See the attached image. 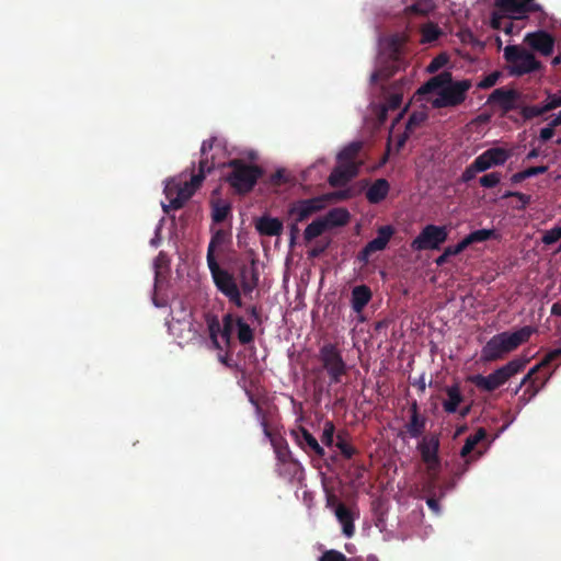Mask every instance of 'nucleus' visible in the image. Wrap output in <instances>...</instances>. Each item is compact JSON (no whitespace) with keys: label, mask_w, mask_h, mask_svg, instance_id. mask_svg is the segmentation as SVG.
I'll use <instances>...</instances> for the list:
<instances>
[{"label":"nucleus","mask_w":561,"mask_h":561,"mask_svg":"<svg viewBox=\"0 0 561 561\" xmlns=\"http://www.w3.org/2000/svg\"><path fill=\"white\" fill-rule=\"evenodd\" d=\"M472 82L469 79L454 81L450 71H442L440 73L430 78L420 89V94L436 92L437 98L433 100L434 108L457 107L461 105L466 99L468 91L471 89Z\"/></svg>","instance_id":"f257e3e1"},{"label":"nucleus","mask_w":561,"mask_h":561,"mask_svg":"<svg viewBox=\"0 0 561 561\" xmlns=\"http://www.w3.org/2000/svg\"><path fill=\"white\" fill-rule=\"evenodd\" d=\"M494 4L491 26L507 35L514 34V20H524L529 13L542 11V7L535 0H494Z\"/></svg>","instance_id":"f03ea898"},{"label":"nucleus","mask_w":561,"mask_h":561,"mask_svg":"<svg viewBox=\"0 0 561 561\" xmlns=\"http://www.w3.org/2000/svg\"><path fill=\"white\" fill-rule=\"evenodd\" d=\"M536 329L525 325L514 332H502L492 336L481 350V359L484 363H491L504 358V356L515 351L519 345L528 342Z\"/></svg>","instance_id":"7ed1b4c3"},{"label":"nucleus","mask_w":561,"mask_h":561,"mask_svg":"<svg viewBox=\"0 0 561 561\" xmlns=\"http://www.w3.org/2000/svg\"><path fill=\"white\" fill-rule=\"evenodd\" d=\"M225 165L230 169L225 178L226 182L241 195L250 193L263 175L261 167L241 159H231Z\"/></svg>","instance_id":"20e7f679"},{"label":"nucleus","mask_w":561,"mask_h":561,"mask_svg":"<svg viewBox=\"0 0 561 561\" xmlns=\"http://www.w3.org/2000/svg\"><path fill=\"white\" fill-rule=\"evenodd\" d=\"M528 363L529 359L526 357H516L488 376H474L472 381L479 389L492 392L523 371Z\"/></svg>","instance_id":"39448f33"},{"label":"nucleus","mask_w":561,"mask_h":561,"mask_svg":"<svg viewBox=\"0 0 561 561\" xmlns=\"http://www.w3.org/2000/svg\"><path fill=\"white\" fill-rule=\"evenodd\" d=\"M504 58L508 64L507 69L511 76L522 77L543 68L533 53L518 45L506 46Z\"/></svg>","instance_id":"423d86ee"},{"label":"nucleus","mask_w":561,"mask_h":561,"mask_svg":"<svg viewBox=\"0 0 561 561\" xmlns=\"http://www.w3.org/2000/svg\"><path fill=\"white\" fill-rule=\"evenodd\" d=\"M554 360H561V348L550 351L540 360V363L530 368L529 371L522 379L515 393H517L523 386L528 385L524 391L523 397L528 396V400L533 399L546 386V383L551 377V374L540 376L539 371L542 368L549 366Z\"/></svg>","instance_id":"0eeeda50"},{"label":"nucleus","mask_w":561,"mask_h":561,"mask_svg":"<svg viewBox=\"0 0 561 561\" xmlns=\"http://www.w3.org/2000/svg\"><path fill=\"white\" fill-rule=\"evenodd\" d=\"M208 268L210 271L216 288L228 298V300L238 308L243 307L241 290L236 277L227 270L221 268L217 261L209 260Z\"/></svg>","instance_id":"6e6552de"},{"label":"nucleus","mask_w":561,"mask_h":561,"mask_svg":"<svg viewBox=\"0 0 561 561\" xmlns=\"http://www.w3.org/2000/svg\"><path fill=\"white\" fill-rule=\"evenodd\" d=\"M318 357L330 378V383L342 382V377L346 374L347 366L337 345L333 343L323 344L319 350Z\"/></svg>","instance_id":"1a4fd4ad"},{"label":"nucleus","mask_w":561,"mask_h":561,"mask_svg":"<svg viewBox=\"0 0 561 561\" xmlns=\"http://www.w3.org/2000/svg\"><path fill=\"white\" fill-rule=\"evenodd\" d=\"M439 437L436 434H428L422 437L417 444V450L422 461L426 465L427 472L432 476L433 482L440 468Z\"/></svg>","instance_id":"9d476101"},{"label":"nucleus","mask_w":561,"mask_h":561,"mask_svg":"<svg viewBox=\"0 0 561 561\" xmlns=\"http://www.w3.org/2000/svg\"><path fill=\"white\" fill-rule=\"evenodd\" d=\"M448 238L445 226L426 225L411 242L413 251L438 250Z\"/></svg>","instance_id":"9b49d317"},{"label":"nucleus","mask_w":561,"mask_h":561,"mask_svg":"<svg viewBox=\"0 0 561 561\" xmlns=\"http://www.w3.org/2000/svg\"><path fill=\"white\" fill-rule=\"evenodd\" d=\"M333 194H324L317 197L300 199L293 203L288 209V215L296 222L308 219L313 214L324 209Z\"/></svg>","instance_id":"f8f14e48"},{"label":"nucleus","mask_w":561,"mask_h":561,"mask_svg":"<svg viewBox=\"0 0 561 561\" xmlns=\"http://www.w3.org/2000/svg\"><path fill=\"white\" fill-rule=\"evenodd\" d=\"M199 186L201 185H194L193 180L185 182L182 186L179 187L167 186L165 195L169 199V205H164L163 210L169 213L171 209H181Z\"/></svg>","instance_id":"ddd939ff"},{"label":"nucleus","mask_w":561,"mask_h":561,"mask_svg":"<svg viewBox=\"0 0 561 561\" xmlns=\"http://www.w3.org/2000/svg\"><path fill=\"white\" fill-rule=\"evenodd\" d=\"M522 93L515 89L499 88L492 91L488 103L497 104L504 114L520 107Z\"/></svg>","instance_id":"4468645a"},{"label":"nucleus","mask_w":561,"mask_h":561,"mask_svg":"<svg viewBox=\"0 0 561 561\" xmlns=\"http://www.w3.org/2000/svg\"><path fill=\"white\" fill-rule=\"evenodd\" d=\"M510 157V150L501 147H492L474 159V168L484 172L492 167L503 165Z\"/></svg>","instance_id":"2eb2a0df"},{"label":"nucleus","mask_w":561,"mask_h":561,"mask_svg":"<svg viewBox=\"0 0 561 561\" xmlns=\"http://www.w3.org/2000/svg\"><path fill=\"white\" fill-rule=\"evenodd\" d=\"M256 413L261 416V426L263 428L264 435L271 439L272 446L274 448L277 462L283 463L286 461L294 460L288 444L284 438H274L272 437V433L268 428V423L266 417L262 414V409L256 404Z\"/></svg>","instance_id":"dca6fc26"},{"label":"nucleus","mask_w":561,"mask_h":561,"mask_svg":"<svg viewBox=\"0 0 561 561\" xmlns=\"http://www.w3.org/2000/svg\"><path fill=\"white\" fill-rule=\"evenodd\" d=\"M525 43L542 56H550L554 49V37L546 31L528 33Z\"/></svg>","instance_id":"f3484780"},{"label":"nucleus","mask_w":561,"mask_h":561,"mask_svg":"<svg viewBox=\"0 0 561 561\" xmlns=\"http://www.w3.org/2000/svg\"><path fill=\"white\" fill-rule=\"evenodd\" d=\"M360 163H340L329 175V184L333 187L344 186L357 176Z\"/></svg>","instance_id":"a211bd4d"},{"label":"nucleus","mask_w":561,"mask_h":561,"mask_svg":"<svg viewBox=\"0 0 561 561\" xmlns=\"http://www.w3.org/2000/svg\"><path fill=\"white\" fill-rule=\"evenodd\" d=\"M410 420L404 425L407 433L411 438H419L423 435L426 426V417L420 414L416 400L410 403Z\"/></svg>","instance_id":"6ab92c4d"},{"label":"nucleus","mask_w":561,"mask_h":561,"mask_svg":"<svg viewBox=\"0 0 561 561\" xmlns=\"http://www.w3.org/2000/svg\"><path fill=\"white\" fill-rule=\"evenodd\" d=\"M296 443L307 454H313L320 458L325 455L323 447L318 443L317 438L305 427H299L298 431L294 432Z\"/></svg>","instance_id":"aec40b11"},{"label":"nucleus","mask_w":561,"mask_h":561,"mask_svg":"<svg viewBox=\"0 0 561 561\" xmlns=\"http://www.w3.org/2000/svg\"><path fill=\"white\" fill-rule=\"evenodd\" d=\"M373 298V291L367 285H357L352 288L351 307L353 311L360 314Z\"/></svg>","instance_id":"412c9836"},{"label":"nucleus","mask_w":561,"mask_h":561,"mask_svg":"<svg viewBox=\"0 0 561 561\" xmlns=\"http://www.w3.org/2000/svg\"><path fill=\"white\" fill-rule=\"evenodd\" d=\"M240 290L244 296H249L257 286L259 273L252 264L251 266L242 265L239 272Z\"/></svg>","instance_id":"4be33fe9"},{"label":"nucleus","mask_w":561,"mask_h":561,"mask_svg":"<svg viewBox=\"0 0 561 561\" xmlns=\"http://www.w3.org/2000/svg\"><path fill=\"white\" fill-rule=\"evenodd\" d=\"M390 191V184L386 179H377L366 191V198L369 204H380L386 199Z\"/></svg>","instance_id":"5701e85b"},{"label":"nucleus","mask_w":561,"mask_h":561,"mask_svg":"<svg viewBox=\"0 0 561 561\" xmlns=\"http://www.w3.org/2000/svg\"><path fill=\"white\" fill-rule=\"evenodd\" d=\"M447 398L443 401V409L446 413L451 414L458 411L459 405L463 402L459 385L455 383L445 388Z\"/></svg>","instance_id":"b1692460"},{"label":"nucleus","mask_w":561,"mask_h":561,"mask_svg":"<svg viewBox=\"0 0 561 561\" xmlns=\"http://www.w3.org/2000/svg\"><path fill=\"white\" fill-rule=\"evenodd\" d=\"M394 234V228L390 225L381 226L377 230V237L366 243L368 250L373 253L382 251L387 248L390 239Z\"/></svg>","instance_id":"393cba45"},{"label":"nucleus","mask_w":561,"mask_h":561,"mask_svg":"<svg viewBox=\"0 0 561 561\" xmlns=\"http://www.w3.org/2000/svg\"><path fill=\"white\" fill-rule=\"evenodd\" d=\"M255 228L262 236L274 237L283 232V222L278 218L263 216L256 221Z\"/></svg>","instance_id":"a878e982"},{"label":"nucleus","mask_w":561,"mask_h":561,"mask_svg":"<svg viewBox=\"0 0 561 561\" xmlns=\"http://www.w3.org/2000/svg\"><path fill=\"white\" fill-rule=\"evenodd\" d=\"M335 516L339 523L342 525L343 534L347 538H351L355 533L354 516L351 510L347 508L344 504H337L335 508Z\"/></svg>","instance_id":"bb28decb"},{"label":"nucleus","mask_w":561,"mask_h":561,"mask_svg":"<svg viewBox=\"0 0 561 561\" xmlns=\"http://www.w3.org/2000/svg\"><path fill=\"white\" fill-rule=\"evenodd\" d=\"M329 228L341 227L348 222L350 213L344 208H333L323 218Z\"/></svg>","instance_id":"cd10ccee"},{"label":"nucleus","mask_w":561,"mask_h":561,"mask_svg":"<svg viewBox=\"0 0 561 561\" xmlns=\"http://www.w3.org/2000/svg\"><path fill=\"white\" fill-rule=\"evenodd\" d=\"M236 327L240 344L247 345L254 341V331L242 317H236Z\"/></svg>","instance_id":"c85d7f7f"},{"label":"nucleus","mask_w":561,"mask_h":561,"mask_svg":"<svg viewBox=\"0 0 561 561\" xmlns=\"http://www.w3.org/2000/svg\"><path fill=\"white\" fill-rule=\"evenodd\" d=\"M485 437H486L485 428L479 427L474 434L469 435L466 438L465 444H463V446L461 447V450H460V456L462 458L468 457L471 454V451L474 449V447L481 440H483Z\"/></svg>","instance_id":"c756f323"},{"label":"nucleus","mask_w":561,"mask_h":561,"mask_svg":"<svg viewBox=\"0 0 561 561\" xmlns=\"http://www.w3.org/2000/svg\"><path fill=\"white\" fill-rule=\"evenodd\" d=\"M362 149L360 141H354L344 147L337 154L339 163H357L355 159L357 158L359 151Z\"/></svg>","instance_id":"7c9ffc66"},{"label":"nucleus","mask_w":561,"mask_h":561,"mask_svg":"<svg viewBox=\"0 0 561 561\" xmlns=\"http://www.w3.org/2000/svg\"><path fill=\"white\" fill-rule=\"evenodd\" d=\"M215 168V163L213 159H209L208 156H202L198 162V172L193 174L191 180H193L194 185H202L203 181L206 178L207 173H210Z\"/></svg>","instance_id":"2f4dec72"},{"label":"nucleus","mask_w":561,"mask_h":561,"mask_svg":"<svg viewBox=\"0 0 561 561\" xmlns=\"http://www.w3.org/2000/svg\"><path fill=\"white\" fill-rule=\"evenodd\" d=\"M276 471L279 477L291 480L301 471V466L296 459L283 463L277 462Z\"/></svg>","instance_id":"473e14b6"},{"label":"nucleus","mask_w":561,"mask_h":561,"mask_svg":"<svg viewBox=\"0 0 561 561\" xmlns=\"http://www.w3.org/2000/svg\"><path fill=\"white\" fill-rule=\"evenodd\" d=\"M211 208V218L216 224L225 221L231 211L230 204L220 199L213 202Z\"/></svg>","instance_id":"72a5a7b5"},{"label":"nucleus","mask_w":561,"mask_h":561,"mask_svg":"<svg viewBox=\"0 0 561 561\" xmlns=\"http://www.w3.org/2000/svg\"><path fill=\"white\" fill-rule=\"evenodd\" d=\"M548 169V165L529 167L523 171L514 173L511 178V182L513 184L520 183L528 178L546 173Z\"/></svg>","instance_id":"f704fd0d"},{"label":"nucleus","mask_w":561,"mask_h":561,"mask_svg":"<svg viewBox=\"0 0 561 561\" xmlns=\"http://www.w3.org/2000/svg\"><path fill=\"white\" fill-rule=\"evenodd\" d=\"M328 229L325 221L322 218L313 220L307 226L304 232V238L307 242L321 236Z\"/></svg>","instance_id":"c9c22d12"},{"label":"nucleus","mask_w":561,"mask_h":561,"mask_svg":"<svg viewBox=\"0 0 561 561\" xmlns=\"http://www.w3.org/2000/svg\"><path fill=\"white\" fill-rule=\"evenodd\" d=\"M227 239H228V233L222 229L217 230L213 234L210 242L208 244V249H207V264H209L210 259H211V261H217L215 257V250L218 245L224 244L227 241Z\"/></svg>","instance_id":"e433bc0d"},{"label":"nucleus","mask_w":561,"mask_h":561,"mask_svg":"<svg viewBox=\"0 0 561 561\" xmlns=\"http://www.w3.org/2000/svg\"><path fill=\"white\" fill-rule=\"evenodd\" d=\"M335 446L345 459H352L357 454V449L345 440L342 433L337 434Z\"/></svg>","instance_id":"4c0bfd02"},{"label":"nucleus","mask_w":561,"mask_h":561,"mask_svg":"<svg viewBox=\"0 0 561 561\" xmlns=\"http://www.w3.org/2000/svg\"><path fill=\"white\" fill-rule=\"evenodd\" d=\"M405 38L402 35H393L389 41V48L393 61H398L404 46Z\"/></svg>","instance_id":"58836bf2"},{"label":"nucleus","mask_w":561,"mask_h":561,"mask_svg":"<svg viewBox=\"0 0 561 561\" xmlns=\"http://www.w3.org/2000/svg\"><path fill=\"white\" fill-rule=\"evenodd\" d=\"M520 114L525 121H530L537 116H540L545 113H547V110H543L542 105H523L520 103Z\"/></svg>","instance_id":"ea45409f"},{"label":"nucleus","mask_w":561,"mask_h":561,"mask_svg":"<svg viewBox=\"0 0 561 561\" xmlns=\"http://www.w3.org/2000/svg\"><path fill=\"white\" fill-rule=\"evenodd\" d=\"M442 31L434 23H427L422 28V42L423 43H432L440 36Z\"/></svg>","instance_id":"a19ab883"},{"label":"nucleus","mask_w":561,"mask_h":561,"mask_svg":"<svg viewBox=\"0 0 561 561\" xmlns=\"http://www.w3.org/2000/svg\"><path fill=\"white\" fill-rule=\"evenodd\" d=\"M236 325V317L231 313H226L222 317L221 337L229 343L232 330Z\"/></svg>","instance_id":"79ce46f5"},{"label":"nucleus","mask_w":561,"mask_h":561,"mask_svg":"<svg viewBox=\"0 0 561 561\" xmlns=\"http://www.w3.org/2000/svg\"><path fill=\"white\" fill-rule=\"evenodd\" d=\"M470 240L473 243L484 242L490 239L496 238V231L494 229H479L469 233Z\"/></svg>","instance_id":"37998d69"},{"label":"nucleus","mask_w":561,"mask_h":561,"mask_svg":"<svg viewBox=\"0 0 561 561\" xmlns=\"http://www.w3.org/2000/svg\"><path fill=\"white\" fill-rule=\"evenodd\" d=\"M427 118V115L426 113L422 112V111H416V112H413L407 123H405V129L408 131H414L417 127H420Z\"/></svg>","instance_id":"c03bdc74"},{"label":"nucleus","mask_w":561,"mask_h":561,"mask_svg":"<svg viewBox=\"0 0 561 561\" xmlns=\"http://www.w3.org/2000/svg\"><path fill=\"white\" fill-rule=\"evenodd\" d=\"M209 336L216 348H220L218 334L221 335V325L216 317L208 320Z\"/></svg>","instance_id":"a18cd8bd"},{"label":"nucleus","mask_w":561,"mask_h":561,"mask_svg":"<svg viewBox=\"0 0 561 561\" xmlns=\"http://www.w3.org/2000/svg\"><path fill=\"white\" fill-rule=\"evenodd\" d=\"M334 432H335V426H334L333 422L327 421L324 423L323 432H322V435H321V442L325 446L331 447L333 445V443H334Z\"/></svg>","instance_id":"49530a36"},{"label":"nucleus","mask_w":561,"mask_h":561,"mask_svg":"<svg viewBox=\"0 0 561 561\" xmlns=\"http://www.w3.org/2000/svg\"><path fill=\"white\" fill-rule=\"evenodd\" d=\"M431 10H432V5L427 1H417L407 8V11L409 13H412L415 15H427Z\"/></svg>","instance_id":"de8ad7c7"},{"label":"nucleus","mask_w":561,"mask_h":561,"mask_svg":"<svg viewBox=\"0 0 561 561\" xmlns=\"http://www.w3.org/2000/svg\"><path fill=\"white\" fill-rule=\"evenodd\" d=\"M560 239H561V228H560V226H556V227L547 230L543 233V236L541 238V242L546 245H550V244L558 242Z\"/></svg>","instance_id":"09e8293b"},{"label":"nucleus","mask_w":561,"mask_h":561,"mask_svg":"<svg viewBox=\"0 0 561 561\" xmlns=\"http://www.w3.org/2000/svg\"><path fill=\"white\" fill-rule=\"evenodd\" d=\"M501 182V174L499 172L488 173L480 178L479 183L485 188L495 187Z\"/></svg>","instance_id":"8fccbe9b"},{"label":"nucleus","mask_w":561,"mask_h":561,"mask_svg":"<svg viewBox=\"0 0 561 561\" xmlns=\"http://www.w3.org/2000/svg\"><path fill=\"white\" fill-rule=\"evenodd\" d=\"M448 62V57L445 54H440L434 57L428 64L426 70L430 73H434L443 68Z\"/></svg>","instance_id":"3c124183"},{"label":"nucleus","mask_w":561,"mask_h":561,"mask_svg":"<svg viewBox=\"0 0 561 561\" xmlns=\"http://www.w3.org/2000/svg\"><path fill=\"white\" fill-rule=\"evenodd\" d=\"M319 561H346V557L339 550L330 549L321 554Z\"/></svg>","instance_id":"603ef678"},{"label":"nucleus","mask_w":561,"mask_h":561,"mask_svg":"<svg viewBox=\"0 0 561 561\" xmlns=\"http://www.w3.org/2000/svg\"><path fill=\"white\" fill-rule=\"evenodd\" d=\"M245 312L253 323H256L257 325L262 324L263 320L261 314V308L259 306L250 305L245 308Z\"/></svg>","instance_id":"864d4df0"},{"label":"nucleus","mask_w":561,"mask_h":561,"mask_svg":"<svg viewBox=\"0 0 561 561\" xmlns=\"http://www.w3.org/2000/svg\"><path fill=\"white\" fill-rule=\"evenodd\" d=\"M499 77H500L499 72H492V73H490V75L485 76V77H484V78H483V79H482V80L477 84V87H478L479 89H483V90H484V89H489V88H491V87H493V85H495V84H496V82H497V80H499Z\"/></svg>","instance_id":"5fc2aeb1"},{"label":"nucleus","mask_w":561,"mask_h":561,"mask_svg":"<svg viewBox=\"0 0 561 561\" xmlns=\"http://www.w3.org/2000/svg\"><path fill=\"white\" fill-rule=\"evenodd\" d=\"M560 106H561V95L560 94H549L546 102L543 103V110H547V112H550Z\"/></svg>","instance_id":"6e6d98bb"},{"label":"nucleus","mask_w":561,"mask_h":561,"mask_svg":"<svg viewBox=\"0 0 561 561\" xmlns=\"http://www.w3.org/2000/svg\"><path fill=\"white\" fill-rule=\"evenodd\" d=\"M478 172H482L481 170H477L474 168V161L468 165L465 171L462 172L461 174V180L462 182L467 183V182H470L471 180H473L476 178V174Z\"/></svg>","instance_id":"4d7b16f0"},{"label":"nucleus","mask_w":561,"mask_h":561,"mask_svg":"<svg viewBox=\"0 0 561 561\" xmlns=\"http://www.w3.org/2000/svg\"><path fill=\"white\" fill-rule=\"evenodd\" d=\"M516 198L520 202L519 206H516V209L524 210L531 202V196L517 192Z\"/></svg>","instance_id":"13d9d810"},{"label":"nucleus","mask_w":561,"mask_h":561,"mask_svg":"<svg viewBox=\"0 0 561 561\" xmlns=\"http://www.w3.org/2000/svg\"><path fill=\"white\" fill-rule=\"evenodd\" d=\"M412 134V131H408L407 129L404 130V133L398 135V138H397V150H401L407 140L409 139L410 135Z\"/></svg>","instance_id":"bf43d9fd"},{"label":"nucleus","mask_w":561,"mask_h":561,"mask_svg":"<svg viewBox=\"0 0 561 561\" xmlns=\"http://www.w3.org/2000/svg\"><path fill=\"white\" fill-rule=\"evenodd\" d=\"M215 140V138H210L203 141L201 147V156H208L209 151L213 149Z\"/></svg>","instance_id":"052dcab7"},{"label":"nucleus","mask_w":561,"mask_h":561,"mask_svg":"<svg viewBox=\"0 0 561 561\" xmlns=\"http://www.w3.org/2000/svg\"><path fill=\"white\" fill-rule=\"evenodd\" d=\"M553 136H554V130L551 129L549 126L542 128L539 134V138L543 142L550 140Z\"/></svg>","instance_id":"680f3d73"},{"label":"nucleus","mask_w":561,"mask_h":561,"mask_svg":"<svg viewBox=\"0 0 561 561\" xmlns=\"http://www.w3.org/2000/svg\"><path fill=\"white\" fill-rule=\"evenodd\" d=\"M370 254H373V252L370 250H368V248L365 245L359 252H358V255H357V259L359 262L366 264L368 263L369 261V256Z\"/></svg>","instance_id":"e2e57ef3"},{"label":"nucleus","mask_w":561,"mask_h":561,"mask_svg":"<svg viewBox=\"0 0 561 561\" xmlns=\"http://www.w3.org/2000/svg\"><path fill=\"white\" fill-rule=\"evenodd\" d=\"M272 182L274 184H280V183H285L286 182V179H285V171L284 170H277L273 175H272Z\"/></svg>","instance_id":"0e129e2a"},{"label":"nucleus","mask_w":561,"mask_h":561,"mask_svg":"<svg viewBox=\"0 0 561 561\" xmlns=\"http://www.w3.org/2000/svg\"><path fill=\"white\" fill-rule=\"evenodd\" d=\"M426 504L434 513H439V502L437 499L431 496L426 500Z\"/></svg>","instance_id":"69168bd1"},{"label":"nucleus","mask_w":561,"mask_h":561,"mask_svg":"<svg viewBox=\"0 0 561 561\" xmlns=\"http://www.w3.org/2000/svg\"><path fill=\"white\" fill-rule=\"evenodd\" d=\"M472 242L470 240V237L469 234H467L460 242H458L456 245L458 247V251H460V253L462 251H465L469 245H471Z\"/></svg>","instance_id":"338daca9"},{"label":"nucleus","mask_w":561,"mask_h":561,"mask_svg":"<svg viewBox=\"0 0 561 561\" xmlns=\"http://www.w3.org/2000/svg\"><path fill=\"white\" fill-rule=\"evenodd\" d=\"M472 242L470 240V237L469 234H467L460 242H458L456 245L458 247V251H460V253L462 251H465L469 245H471Z\"/></svg>","instance_id":"774afa93"}]
</instances>
